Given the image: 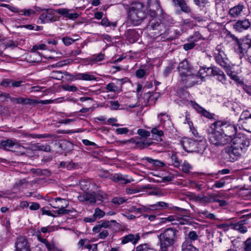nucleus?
<instances>
[{
  "instance_id": "412c9836",
  "label": "nucleus",
  "mask_w": 251,
  "mask_h": 251,
  "mask_svg": "<svg viewBox=\"0 0 251 251\" xmlns=\"http://www.w3.org/2000/svg\"><path fill=\"white\" fill-rule=\"evenodd\" d=\"M71 80L72 81L76 80L91 81L96 79V78L94 75L86 73H77L75 75H71Z\"/></svg>"
},
{
  "instance_id": "f03ea898",
  "label": "nucleus",
  "mask_w": 251,
  "mask_h": 251,
  "mask_svg": "<svg viewBox=\"0 0 251 251\" xmlns=\"http://www.w3.org/2000/svg\"><path fill=\"white\" fill-rule=\"evenodd\" d=\"M178 230L170 227L164 230L163 232L157 235L159 239L160 251H168V248L176 242Z\"/></svg>"
},
{
  "instance_id": "774afa93",
  "label": "nucleus",
  "mask_w": 251,
  "mask_h": 251,
  "mask_svg": "<svg viewBox=\"0 0 251 251\" xmlns=\"http://www.w3.org/2000/svg\"><path fill=\"white\" fill-rule=\"evenodd\" d=\"M190 38L192 41L195 43L200 40L201 38V36L199 32H196Z\"/></svg>"
},
{
  "instance_id": "f704fd0d",
  "label": "nucleus",
  "mask_w": 251,
  "mask_h": 251,
  "mask_svg": "<svg viewBox=\"0 0 251 251\" xmlns=\"http://www.w3.org/2000/svg\"><path fill=\"white\" fill-rule=\"evenodd\" d=\"M136 251H155V250L150 245L143 244L136 248Z\"/></svg>"
},
{
  "instance_id": "052dcab7",
  "label": "nucleus",
  "mask_w": 251,
  "mask_h": 251,
  "mask_svg": "<svg viewBox=\"0 0 251 251\" xmlns=\"http://www.w3.org/2000/svg\"><path fill=\"white\" fill-rule=\"evenodd\" d=\"M2 6L6 7V8L8 9L9 10H10L12 12H15V13H20V10L14 6H12L10 5L7 4H1V5Z\"/></svg>"
},
{
  "instance_id": "0eeeda50",
  "label": "nucleus",
  "mask_w": 251,
  "mask_h": 251,
  "mask_svg": "<svg viewBox=\"0 0 251 251\" xmlns=\"http://www.w3.org/2000/svg\"><path fill=\"white\" fill-rule=\"evenodd\" d=\"M147 9L150 15L153 18H156L163 13L158 0H148Z\"/></svg>"
},
{
  "instance_id": "20e7f679",
  "label": "nucleus",
  "mask_w": 251,
  "mask_h": 251,
  "mask_svg": "<svg viewBox=\"0 0 251 251\" xmlns=\"http://www.w3.org/2000/svg\"><path fill=\"white\" fill-rule=\"evenodd\" d=\"M183 149L188 152H197L202 153L206 149L204 142L196 141L191 139L185 138L182 142Z\"/></svg>"
},
{
  "instance_id": "4c0bfd02",
  "label": "nucleus",
  "mask_w": 251,
  "mask_h": 251,
  "mask_svg": "<svg viewBox=\"0 0 251 251\" xmlns=\"http://www.w3.org/2000/svg\"><path fill=\"white\" fill-rule=\"evenodd\" d=\"M35 14V11L32 9L20 10L19 14L27 17Z\"/></svg>"
},
{
  "instance_id": "e2e57ef3",
  "label": "nucleus",
  "mask_w": 251,
  "mask_h": 251,
  "mask_svg": "<svg viewBox=\"0 0 251 251\" xmlns=\"http://www.w3.org/2000/svg\"><path fill=\"white\" fill-rule=\"evenodd\" d=\"M135 74L136 76L138 78H142L147 75L146 71L144 69H138L136 70Z\"/></svg>"
},
{
  "instance_id": "49530a36",
  "label": "nucleus",
  "mask_w": 251,
  "mask_h": 251,
  "mask_svg": "<svg viewBox=\"0 0 251 251\" xmlns=\"http://www.w3.org/2000/svg\"><path fill=\"white\" fill-rule=\"evenodd\" d=\"M151 133L153 134L156 135L159 137L162 136L164 134L163 131L160 129V126H159L152 128L151 130Z\"/></svg>"
},
{
  "instance_id": "c03bdc74",
  "label": "nucleus",
  "mask_w": 251,
  "mask_h": 251,
  "mask_svg": "<svg viewBox=\"0 0 251 251\" xmlns=\"http://www.w3.org/2000/svg\"><path fill=\"white\" fill-rule=\"evenodd\" d=\"M210 76H218L222 71L216 67H210Z\"/></svg>"
},
{
  "instance_id": "c85d7f7f",
  "label": "nucleus",
  "mask_w": 251,
  "mask_h": 251,
  "mask_svg": "<svg viewBox=\"0 0 251 251\" xmlns=\"http://www.w3.org/2000/svg\"><path fill=\"white\" fill-rule=\"evenodd\" d=\"M182 251H199V250L193 246L191 243L184 241L181 245Z\"/></svg>"
},
{
  "instance_id": "a211bd4d",
  "label": "nucleus",
  "mask_w": 251,
  "mask_h": 251,
  "mask_svg": "<svg viewBox=\"0 0 251 251\" xmlns=\"http://www.w3.org/2000/svg\"><path fill=\"white\" fill-rule=\"evenodd\" d=\"M177 69L180 76L186 75L193 71L192 68L190 66L186 59L183 60L179 64Z\"/></svg>"
},
{
  "instance_id": "338daca9",
  "label": "nucleus",
  "mask_w": 251,
  "mask_h": 251,
  "mask_svg": "<svg viewBox=\"0 0 251 251\" xmlns=\"http://www.w3.org/2000/svg\"><path fill=\"white\" fill-rule=\"evenodd\" d=\"M195 43L192 41L191 43H187L183 45V49L185 50H189L193 49L195 46Z\"/></svg>"
},
{
  "instance_id": "79ce46f5",
  "label": "nucleus",
  "mask_w": 251,
  "mask_h": 251,
  "mask_svg": "<svg viewBox=\"0 0 251 251\" xmlns=\"http://www.w3.org/2000/svg\"><path fill=\"white\" fill-rule=\"evenodd\" d=\"M62 89L65 91L74 92L77 90V88L74 85L64 84L62 86Z\"/></svg>"
},
{
  "instance_id": "bb28decb",
  "label": "nucleus",
  "mask_w": 251,
  "mask_h": 251,
  "mask_svg": "<svg viewBox=\"0 0 251 251\" xmlns=\"http://www.w3.org/2000/svg\"><path fill=\"white\" fill-rule=\"evenodd\" d=\"M210 67H201L197 75L199 76V80H204V77L206 76H210Z\"/></svg>"
},
{
  "instance_id": "39448f33",
  "label": "nucleus",
  "mask_w": 251,
  "mask_h": 251,
  "mask_svg": "<svg viewBox=\"0 0 251 251\" xmlns=\"http://www.w3.org/2000/svg\"><path fill=\"white\" fill-rule=\"evenodd\" d=\"M214 127L209 134V140L210 144L217 147H223L227 144H230L229 136H226L222 132Z\"/></svg>"
},
{
  "instance_id": "5701e85b",
  "label": "nucleus",
  "mask_w": 251,
  "mask_h": 251,
  "mask_svg": "<svg viewBox=\"0 0 251 251\" xmlns=\"http://www.w3.org/2000/svg\"><path fill=\"white\" fill-rule=\"evenodd\" d=\"M71 10L67 8H60L57 10V13L61 15L64 16L70 20H75L77 19L79 15L77 13H70Z\"/></svg>"
},
{
  "instance_id": "2eb2a0df",
  "label": "nucleus",
  "mask_w": 251,
  "mask_h": 251,
  "mask_svg": "<svg viewBox=\"0 0 251 251\" xmlns=\"http://www.w3.org/2000/svg\"><path fill=\"white\" fill-rule=\"evenodd\" d=\"M239 121H242V126L245 130L251 132V114L245 112L241 115Z\"/></svg>"
},
{
  "instance_id": "7ed1b4c3",
  "label": "nucleus",
  "mask_w": 251,
  "mask_h": 251,
  "mask_svg": "<svg viewBox=\"0 0 251 251\" xmlns=\"http://www.w3.org/2000/svg\"><path fill=\"white\" fill-rule=\"evenodd\" d=\"M144 5L140 2H133L129 10V19L134 25L139 24L146 17V14L143 10Z\"/></svg>"
},
{
  "instance_id": "2f4dec72",
  "label": "nucleus",
  "mask_w": 251,
  "mask_h": 251,
  "mask_svg": "<svg viewBox=\"0 0 251 251\" xmlns=\"http://www.w3.org/2000/svg\"><path fill=\"white\" fill-rule=\"evenodd\" d=\"M236 251H251V238H248L243 243V247L237 248Z\"/></svg>"
},
{
  "instance_id": "13d9d810",
  "label": "nucleus",
  "mask_w": 251,
  "mask_h": 251,
  "mask_svg": "<svg viewBox=\"0 0 251 251\" xmlns=\"http://www.w3.org/2000/svg\"><path fill=\"white\" fill-rule=\"evenodd\" d=\"M100 24L103 26H109L110 25L115 26H116V24L112 23H110L109 21L108 20V19L105 18L102 19L101 21L100 22Z\"/></svg>"
},
{
  "instance_id": "58836bf2",
  "label": "nucleus",
  "mask_w": 251,
  "mask_h": 251,
  "mask_svg": "<svg viewBox=\"0 0 251 251\" xmlns=\"http://www.w3.org/2000/svg\"><path fill=\"white\" fill-rule=\"evenodd\" d=\"M62 74L63 73L61 71H53L50 74V77L55 79L61 80L63 77Z\"/></svg>"
},
{
  "instance_id": "ddd939ff",
  "label": "nucleus",
  "mask_w": 251,
  "mask_h": 251,
  "mask_svg": "<svg viewBox=\"0 0 251 251\" xmlns=\"http://www.w3.org/2000/svg\"><path fill=\"white\" fill-rule=\"evenodd\" d=\"M55 12L52 9H45L42 10L39 19L41 21L42 23H49L54 21Z\"/></svg>"
},
{
  "instance_id": "e433bc0d",
  "label": "nucleus",
  "mask_w": 251,
  "mask_h": 251,
  "mask_svg": "<svg viewBox=\"0 0 251 251\" xmlns=\"http://www.w3.org/2000/svg\"><path fill=\"white\" fill-rule=\"evenodd\" d=\"M105 214V213L103 210H101L99 208H96L95 209L94 213L93 215L97 220L98 219H99L102 218L104 217Z\"/></svg>"
},
{
  "instance_id": "dca6fc26",
  "label": "nucleus",
  "mask_w": 251,
  "mask_h": 251,
  "mask_svg": "<svg viewBox=\"0 0 251 251\" xmlns=\"http://www.w3.org/2000/svg\"><path fill=\"white\" fill-rule=\"evenodd\" d=\"M10 100L14 104H21L24 105H32L37 103V101L35 100L22 97L16 98L11 97Z\"/></svg>"
},
{
  "instance_id": "f257e3e1",
  "label": "nucleus",
  "mask_w": 251,
  "mask_h": 251,
  "mask_svg": "<svg viewBox=\"0 0 251 251\" xmlns=\"http://www.w3.org/2000/svg\"><path fill=\"white\" fill-rule=\"evenodd\" d=\"M212 126L217 129L219 128L225 136L229 137L230 144L222 151L225 159L234 162L241 158L249 148L250 140L244 134H237V126L229 121H217Z\"/></svg>"
},
{
  "instance_id": "69168bd1",
  "label": "nucleus",
  "mask_w": 251,
  "mask_h": 251,
  "mask_svg": "<svg viewBox=\"0 0 251 251\" xmlns=\"http://www.w3.org/2000/svg\"><path fill=\"white\" fill-rule=\"evenodd\" d=\"M109 235V232L107 230H103L99 234L100 239H104Z\"/></svg>"
},
{
  "instance_id": "b1692460",
  "label": "nucleus",
  "mask_w": 251,
  "mask_h": 251,
  "mask_svg": "<svg viewBox=\"0 0 251 251\" xmlns=\"http://www.w3.org/2000/svg\"><path fill=\"white\" fill-rule=\"evenodd\" d=\"M191 103L193 107L195 109H196L198 112L201 113L203 116L209 119L212 117V116L210 113L207 111L195 102L191 101Z\"/></svg>"
},
{
  "instance_id": "6e6d98bb",
  "label": "nucleus",
  "mask_w": 251,
  "mask_h": 251,
  "mask_svg": "<svg viewBox=\"0 0 251 251\" xmlns=\"http://www.w3.org/2000/svg\"><path fill=\"white\" fill-rule=\"evenodd\" d=\"M137 133L142 137L146 138L150 135V132L144 129H139Z\"/></svg>"
},
{
  "instance_id": "c756f323",
  "label": "nucleus",
  "mask_w": 251,
  "mask_h": 251,
  "mask_svg": "<svg viewBox=\"0 0 251 251\" xmlns=\"http://www.w3.org/2000/svg\"><path fill=\"white\" fill-rule=\"evenodd\" d=\"M226 68V73L227 75H229L232 80L238 83H242L235 72L233 71L230 68H227V67Z\"/></svg>"
},
{
  "instance_id": "8fccbe9b",
  "label": "nucleus",
  "mask_w": 251,
  "mask_h": 251,
  "mask_svg": "<svg viewBox=\"0 0 251 251\" xmlns=\"http://www.w3.org/2000/svg\"><path fill=\"white\" fill-rule=\"evenodd\" d=\"M157 117L161 123H163L165 121L169 120V117L166 113H160L158 115Z\"/></svg>"
},
{
  "instance_id": "9d476101",
  "label": "nucleus",
  "mask_w": 251,
  "mask_h": 251,
  "mask_svg": "<svg viewBox=\"0 0 251 251\" xmlns=\"http://www.w3.org/2000/svg\"><path fill=\"white\" fill-rule=\"evenodd\" d=\"M248 43H251V40L247 38L240 39L236 38L235 40L234 50L239 54L241 58L243 51H245V48Z\"/></svg>"
},
{
  "instance_id": "4468645a",
  "label": "nucleus",
  "mask_w": 251,
  "mask_h": 251,
  "mask_svg": "<svg viewBox=\"0 0 251 251\" xmlns=\"http://www.w3.org/2000/svg\"><path fill=\"white\" fill-rule=\"evenodd\" d=\"M248 224V220L245 219L237 223H231L230 224V226L233 229L237 230L241 233L244 234L248 231V228L245 225Z\"/></svg>"
},
{
  "instance_id": "1a4fd4ad",
  "label": "nucleus",
  "mask_w": 251,
  "mask_h": 251,
  "mask_svg": "<svg viewBox=\"0 0 251 251\" xmlns=\"http://www.w3.org/2000/svg\"><path fill=\"white\" fill-rule=\"evenodd\" d=\"M152 19L150 21V25L148 26L149 29H152L155 30L154 33L156 36L161 35L163 34L168 33V27L165 25L164 22H161L159 24H155Z\"/></svg>"
},
{
  "instance_id": "0e129e2a",
  "label": "nucleus",
  "mask_w": 251,
  "mask_h": 251,
  "mask_svg": "<svg viewBox=\"0 0 251 251\" xmlns=\"http://www.w3.org/2000/svg\"><path fill=\"white\" fill-rule=\"evenodd\" d=\"M115 131L117 134H127L128 129L126 127H121L116 129Z\"/></svg>"
},
{
  "instance_id": "864d4df0",
  "label": "nucleus",
  "mask_w": 251,
  "mask_h": 251,
  "mask_svg": "<svg viewBox=\"0 0 251 251\" xmlns=\"http://www.w3.org/2000/svg\"><path fill=\"white\" fill-rule=\"evenodd\" d=\"M217 79L219 81H220L222 84L224 85H226L227 82L226 76L223 71H222L221 73H220V75H219L217 76Z\"/></svg>"
},
{
  "instance_id": "72a5a7b5",
  "label": "nucleus",
  "mask_w": 251,
  "mask_h": 251,
  "mask_svg": "<svg viewBox=\"0 0 251 251\" xmlns=\"http://www.w3.org/2000/svg\"><path fill=\"white\" fill-rule=\"evenodd\" d=\"M168 206L169 204L163 201L158 202L154 204L151 205L152 207L151 209L152 210L163 209L168 207Z\"/></svg>"
},
{
  "instance_id": "6e6552de",
  "label": "nucleus",
  "mask_w": 251,
  "mask_h": 251,
  "mask_svg": "<svg viewBox=\"0 0 251 251\" xmlns=\"http://www.w3.org/2000/svg\"><path fill=\"white\" fill-rule=\"evenodd\" d=\"M180 76L181 83L187 87H192L200 81L199 76L194 74L193 71Z\"/></svg>"
},
{
  "instance_id": "bf43d9fd",
  "label": "nucleus",
  "mask_w": 251,
  "mask_h": 251,
  "mask_svg": "<svg viewBox=\"0 0 251 251\" xmlns=\"http://www.w3.org/2000/svg\"><path fill=\"white\" fill-rule=\"evenodd\" d=\"M191 168V165L187 161H184L182 165V171L186 173H188Z\"/></svg>"
},
{
  "instance_id": "ea45409f",
  "label": "nucleus",
  "mask_w": 251,
  "mask_h": 251,
  "mask_svg": "<svg viewBox=\"0 0 251 251\" xmlns=\"http://www.w3.org/2000/svg\"><path fill=\"white\" fill-rule=\"evenodd\" d=\"M171 159L175 167L178 168L180 166L181 161L178 159L176 153H173L172 155Z\"/></svg>"
},
{
  "instance_id": "423d86ee",
  "label": "nucleus",
  "mask_w": 251,
  "mask_h": 251,
  "mask_svg": "<svg viewBox=\"0 0 251 251\" xmlns=\"http://www.w3.org/2000/svg\"><path fill=\"white\" fill-rule=\"evenodd\" d=\"M214 56L217 64L223 68H226L228 65L227 58L225 53L222 45H218L214 50Z\"/></svg>"
},
{
  "instance_id": "aec40b11",
  "label": "nucleus",
  "mask_w": 251,
  "mask_h": 251,
  "mask_svg": "<svg viewBox=\"0 0 251 251\" xmlns=\"http://www.w3.org/2000/svg\"><path fill=\"white\" fill-rule=\"evenodd\" d=\"M244 8V5L243 3H240L238 5L231 8L229 10L228 14L231 17H237L241 15Z\"/></svg>"
},
{
  "instance_id": "a19ab883",
  "label": "nucleus",
  "mask_w": 251,
  "mask_h": 251,
  "mask_svg": "<svg viewBox=\"0 0 251 251\" xmlns=\"http://www.w3.org/2000/svg\"><path fill=\"white\" fill-rule=\"evenodd\" d=\"M146 160L150 163L152 164L155 166L157 167H163L165 165L164 163L159 160H154L151 159V158L147 157Z\"/></svg>"
},
{
  "instance_id": "4d7b16f0",
  "label": "nucleus",
  "mask_w": 251,
  "mask_h": 251,
  "mask_svg": "<svg viewBox=\"0 0 251 251\" xmlns=\"http://www.w3.org/2000/svg\"><path fill=\"white\" fill-rule=\"evenodd\" d=\"M76 40L73 39L69 37H65L62 38V41L66 46H69L73 44Z\"/></svg>"
},
{
  "instance_id": "a18cd8bd",
  "label": "nucleus",
  "mask_w": 251,
  "mask_h": 251,
  "mask_svg": "<svg viewBox=\"0 0 251 251\" xmlns=\"http://www.w3.org/2000/svg\"><path fill=\"white\" fill-rule=\"evenodd\" d=\"M65 199H62L59 198H57L54 199H52L50 201V205L54 208H59L60 205L57 204L58 201H63Z\"/></svg>"
},
{
  "instance_id": "37998d69",
  "label": "nucleus",
  "mask_w": 251,
  "mask_h": 251,
  "mask_svg": "<svg viewBox=\"0 0 251 251\" xmlns=\"http://www.w3.org/2000/svg\"><path fill=\"white\" fill-rule=\"evenodd\" d=\"M85 198H86V201H89L90 203L96 202L95 193H85Z\"/></svg>"
},
{
  "instance_id": "680f3d73",
  "label": "nucleus",
  "mask_w": 251,
  "mask_h": 251,
  "mask_svg": "<svg viewBox=\"0 0 251 251\" xmlns=\"http://www.w3.org/2000/svg\"><path fill=\"white\" fill-rule=\"evenodd\" d=\"M225 184L226 182L224 180V179H221L220 180L216 181L214 183L213 186L217 188H220L224 187L225 185Z\"/></svg>"
},
{
  "instance_id": "4be33fe9",
  "label": "nucleus",
  "mask_w": 251,
  "mask_h": 251,
  "mask_svg": "<svg viewBox=\"0 0 251 251\" xmlns=\"http://www.w3.org/2000/svg\"><path fill=\"white\" fill-rule=\"evenodd\" d=\"M251 23L248 19L238 20L234 25V28L236 30L241 31L248 29L251 26Z\"/></svg>"
},
{
  "instance_id": "603ef678",
  "label": "nucleus",
  "mask_w": 251,
  "mask_h": 251,
  "mask_svg": "<svg viewBox=\"0 0 251 251\" xmlns=\"http://www.w3.org/2000/svg\"><path fill=\"white\" fill-rule=\"evenodd\" d=\"M133 141L131 142V144H134L135 145V148H136L139 149H143L145 148L144 141H136L133 139Z\"/></svg>"
},
{
  "instance_id": "f8f14e48",
  "label": "nucleus",
  "mask_w": 251,
  "mask_h": 251,
  "mask_svg": "<svg viewBox=\"0 0 251 251\" xmlns=\"http://www.w3.org/2000/svg\"><path fill=\"white\" fill-rule=\"evenodd\" d=\"M116 83L111 82L107 84L105 89L110 92H121L122 91V85L126 81L127 78L126 77L121 79H115Z\"/></svg>"
},
{
  "instance_id": "9b49d317",
  "label": "nucleus",
  "mask_w": 251,
  "mask_h": 251,
  "mask_svg": "<svg viewBox=\"0 0 251 251\" xmlns=\"http://www.w3.org/2000/svg\"><path fill=\"white\" fill-rule=\"evenodd\" d=\"M14 246L16 251H31L29 244L25 237H18Z\"/></svg>"
},
{
  "instance_id": "3c124183",
  "label": "nucleus",
  "mask_w": 251,
  "mask_h": 251,
  "mask_svg": "<svg viewBox=\"0 0 251 251\" xmlns=\"http://www.w3.org/2000/svg\"><path fill=\"white\" fill-rule=\"evenodd\" d=\"M36 149L39 151L49 152L50 151V147L49 145H38L36 146Z\"/></svg>"
},
{
  "instance_id": "de8ad7c7",
  "label": "nucleus",
  "mask_w": 251,
  "mask_h": 251,
  "mask_svg": "<svg viewBox=\"0 0 251 251\" xmlns=\"http://www.w3.org/2000/svg\"><path fill=\"white\" fill-rule=\"evenodd\" d=\"M96 201H102L103 200L107 199V195L103 192H99L97 194L95 193Z\"/></svg>"
},
{
  "instance_id": "a878e982",
  "label": "nucleus",
  "mask_w": 251,
  "mask_h": 251,
  "mask_svg": "<svg viewBox=\"0 0 251 251\" xmlns=\"http://www.w3.org/2000/svg\"><path fill=\"white\" fill-rule=\"evenodd\" d=\"M173 2L175 5H178L183 12L186 13L191 12V9L184 0H173Z\"/></svg>"
},
{
  "instance_id": "473e14b6",
  "label": "nucleus",
  "mask_w": 251,
  "mask_h": 251,
  "mask_svg": "<svg viewBox=\"0 0 251 251\" xmlns=\"http://www.w3.org/2000/svg\"><path fill=\"white\" fill-rule=\"evenodd\" d=\"M199 238V235L195 231H190L187 235V237L185 238V241H188L189 243L196 241Z\"/></svg>"
},
{
  "instance_id": "6ab92c4d",
  "label": "nucleus",
  "mask_w": 251,
  "mask_h": 251,
  "mask_svg": "<svg viewBox=\"0 0 251 251\" xmlns=\"http://www.w3.org/2000/svg\"><path fill=\"white\" fill-rule=\"evenodd\" d=\"M140 236L138 233L135 235L132 234H129L123 236L121 238V244L124 245L129 242H131L133 245H135L140 240Z\"/></svg>"
},
{
  "instance_id": "393cba45",
  "label": "nucleus",
  "mask_w": 251,
  "mask_h": 251,
  "mask_svg": "<svg viewBox=\"0 0 251 251\" xmlns=\"http://www.w3.org/2000/svg\"><path fill=\"white\" fill-rule=\"evenodd\" d=\"M64 201V205H61L59 206L58 210L56 211H53V214L56 215L61 216L65 214H69L71 211L68 209H65V207L68 206L69 203L66 200H63Z\"/></svg>"
},
{
  "instance_id": "09e8293b",
  "label": "nucleus",
  "mask_w": 251,
  "mask_h": 251,
  "mask_svg": "<svg viewBox=\"0 0 251 251\" xmlns=\"http://www.w3.org/2000/svg\"><path fill=\"white\" fill-rule=\"evenodd\" d=\"M16 46V44L13 41L9 40L7 42H5L4 45L0 46V47L5 49L8 48H15Z\"/></svg>"
},
{
  "instance_id": "f3484780",
  "label": "nucleus",
  "mask_w": 251,
  "mask_h": 251,
  "mask_svg": "<svg viewBox=\"0 0 251 251\" xmlns=\"http://www.w3.org/2000/svg\"><path fill=\"white\" fill-rule=\"evenodd\" d=\"M0 145L4 149L7 150H9L14 146H15L16 149H19L21 148H25L24 147L20 145L19 142L17 141L16 140L7 139L2 141L0 143Z\"/></svg>"
},
{
  "instance_id": "7c9ffc66",
  "label": "nucleus",
  "mask_w": 251,
  "mask_h": 251,
  "mask_svg": "<svg viewBox=\"0 0 251 251\" xmlns=\"http://www.w3.org/2000/svg\"><path fill=\"white\" fill-rule=\"evenodd\" d=\"M111 179L114 182L121 184H126L130 182V181L126 179L121 174H115L111 177Z\"/></svg>"
},
{
  "instance_id": "5fc2aeb1",
  "label": "nucleus",
  "mask_w": 251,
  "mask_h": 251,
  "mask_svg": "<svg viewBox=\"0 0 251 251\" xmlns=\"http://www.w3.org/2000/svg\"><path fill=\"white\" fill-rule=\"evenodd\" d=\"M175 66L173 63L170 64L168 66H167L164 71V75L166 76H167L171 71L174 69Z\"/></svg>"
},
{
  "instance_id": "c9c22d12",
  "label": "nucleus",
  "mask_w": 251,
  "mask_h": 251,
  "mask_svg": "<svg viewBox=\"0 0 251 251\" xmlns=\"http://www.w3.org/2000/svg\"><path fill=\"white\" fill-rule=\"evenodd\" d=\"M39 50L38 48V46L35 45L33 47L32 50L33 51L31 56L33 58H36L35 60H33L32 61L33 62H39L41 61V57L39 54L38 52H37L36 51Z\"/></svg>"
},
{
  "instance_id": "cd10ccee",
  "label": "nucleus",
  "mask_w": 251,
  "mask_h": 251,
  "mask_svg": "<svg viewBox=\"0 0 251 251\" xmlns=\"http://www.w3.org/2000/svg\"><path fill=\"white\" fill-rule=\"evenodd\" d=\"M126 37L129 41L131 43L135 42L138 37V35L137 34L134 29H128L126 31Z\"/></svg>"
}]
</instances>
